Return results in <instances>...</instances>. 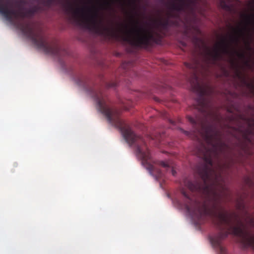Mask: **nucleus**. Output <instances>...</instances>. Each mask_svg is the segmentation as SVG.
<instances>
[{
	"mask_svg": "<svg viewBox=\"0 0 254 254\" xmlns=\"http://www.w3.org/2000/svg\"><path fill=\"white\" fill-rule=\"evenodd\" d=\"M91 94L96 101L100 111L105 116L110 124L120 130L127 143L135 149L136 154L141 160L142 165L151 174L154 175L156 179L161 178L163 176V171L155 166L158 165L166 171L170 170L172 174L175 176L176 172L169 163L164 161H158L156 163L152 160L144 139L141 136L134 133L120 119L119 111L111 109L109 107L106 102V95L100 89H91Z\"/></svg>",
	"mask_w": 254,
	"mask_h": 254,
	"instance_id": "1",
	"label": "nucleus"
},
{
	"mask_svg": "<svg viewBox=\"0 0 254 254\" xmlns=\"http://www.w3.org/2000/svg\"><path fill=\"white\" fill-rule=\"evenodd\" d=\"M170 123H171L172 124H175L174 122V121H173L172 120H170Z\"/></svg>",
	"mask_w": 254,
	"mask_h": 254,
	"instance_id": "15",
	"label": "nucleus"
},
{
	"mask_svg": "<svg viewBox=\"0 0 254 254\" xmlns=\"http://www.w3.org/2000/svg\"><path fill=\"white\" fill-rule=\"evenodd\" d=\"M233 51L237 54V56L239 58L243 59H245V54L244 53H240L234 50H233Z\"/></svg>",
	"mask_w": 254,
	"mask_h": 254,
	"instance_id": "9",
	"label": "nucleus"
},
{
	"mask_svg": "<svg viewBox=\"0 0 254 254\" xmlns=\"http://www.w3.org/2000/svg\"><path fill=\"white\" fill-rule=\"evenodd\" d=\"M103 6L107 7H111V4L107 0H105L103 4Z\"/></svg>",
	"mask_w": 254,
	"mask_h": 254,
	"instance_id": "10",
	"label": "nucleus"
},
{
	"mask_svg": "<svg viewBox=\"0 0 254 254\" xmlns=\"http://www.w3.org/2000/svg\"><path fill=\"white\" fill-rule=\"evenodd\" d=\"M131 65L132 63L131 62H124L121 65V68L126 70V71H127L129 70Z\"/></svg>",
	"mask_w": 254,
	"mask_h": 254,
	"instance_id": "5",
	"label": "nucleus"
},
{
	"mask_svg": "<svg viewBox=\"0 0 254 254\" xmlns=\"http://www.w3.org/2000/svg\"><path fill=\"white\" fill-rule=\"evenodd\" d=\"M118 84V82L116 81H113L109 83H106V86L107 88H112L116 87Z\"/></svg>",
	"mask_w": 254,
	"mask_h": 254,
	"instance_id": "8",
	"label": "nucleus"
},
{
	"mask_svg": "<svg viewBox=\"0 0 254 254\" xmlns=\"http://www.w3.org/2000/svg\"><path fill=\"white\" fill-rule=\"evenodd\" d=\"M181 130L184 132L186 135L189 136L190 135V132L188 131H186L183 130V129H181Z\"/></svg>",
	"mask_w": 254,
	"mask_h": 254,
	"instance_id": "12",
	"label": "nucleus"
},
{
	"mask_svg": "<svg viewBox=\"0 0 254 254\" xmlns=\"http://www.w3.org/2000/svg\"><path fill=\"white\" fill-rule=\"evenodd\" d=\"M78 84L84 86H85L86 85V83L84 81H78Z\"/></svg>",
	"mask_w": 254,
	"mask_h": 254,
	"instance_id": "11",
	"label": "nucleus"
},
{
	"mask_svg": "<svg viewBox=\"0 0 254 254\" xmlns=\"http://www.w3.org/2000/svg\"><path fill=\"white\" fill-rule=\"evenodd\" d=\"M248 48L249 49V50H251V48L250 47L249 43H248Z\"/></svg>",
	"mask_w": 254,
	"mask_h": 254,
	"instance_id": "14",
	"label": "nucleus"
},
{
	"mask_svg": "<svg viewBox=\"0 0 254 254\" xmlns=\"http://www.w3.org/2000/svg\"><path fill=\"white\" fill-rule=\"evenodd\" d=\"M245 64L247 66H250V64H249V62L248 61H246L245 62Z\"/></svg>",
	"mask_w": 254,
	"mask_h": 254,
	"instance_id": "13",
	"label": "nucleus"
},
{
	"mask_svg": "<svg viewBox=\"0 0 254 254\" xmlns=\"http://www.w3.org/2000/svg\"><path fill=\"white\" fill-rule=\"evenodd\" d=\"M238 76H240V73L239 72L238 73Z\"/></svg>",
	"mask_w": 254,
	"mask_h": 254,
	"instance_id": "17",
	"label": "nucleus"
},
{
	"mask_svg": "<svg viewBox=\"0 0 254 254\" xmlns=\"http://www.w3.org/2000/svg\"><path fill=\"white\" fill-rule=\"evenodd\" d=\"M247 223L250 226L254 227V216L250 214L247 215Z\"/></svg>",
	"mask_w": 254,
	"mask_h": 254,
	"instance_id": "4",
	"label": "nucleus"
},
{
	"mask_svg": "<svg viewBox=\"0 0 254 254\" xmlns=\"http://www.w3.org/2000/svg\"><path fill=\"white\" fill-rule=\"evenodd\" d=\"M85 80V79L79 80V81H83Z\"/></svg>",
	"mask_w": 254,
	"mask_h": 254,
	"instance_id": "18",
	"label": "nucleus"
},
{
	"mask_svg": "<svg viewBox=\"0 0 254 254\" xmlns=\"http://www.w3.org/2000/svg\"><path fill=\"white\" fill-rule=\"evenodd\" d=\"M147 138H151V139H153V137H151V136H147Z\"/></svg>",
	"mask_w": 254,
	"mask_h": 254,
	"instance_id": "16",
	"label": "nucleus"
},
{
	"mask_svg": "<svg viewBox=\"0 0 254 254\" xmlns=\"http://www.w3.org/2000/svg\"><path fill=\"white\" fill-rule=\"evenodd\" d=\"M170 9L171 11L167 12L166 18L154 21L155 27L158 31H155L152 29L146 30L139 26V22L137 20L134 21V25L131 28L127 29L126 26L125 30L120 29L124 33L125 40L131 45L139 48H147L153 43H156L157 38L160 37L159 32L168 30L169 27L175 24V22L170 18H180V14L178 12H173L172 10Z\"/></svg>",
	"mask_w": 254,
	"mask_h": 254,
	"instance_id": "2",
	"label": "nucleus"
},
{
	"mask_svg": "<svg viewBox=\"0 0 254 254\" xmlns=\"http://www.w3.org/2000/svg\"><path fill=\"white\" fill-rule=\"evenodd\" d=\"M220 5L222 8L227 10H230V6L226 2L225 0H220Z\"/></svg>",
	"mask_w": 254,
	"mask_h": 254,
	"instance_id": "6",
	"label": "nucleus"
},
{
	"mask_svg": "<svg viewBox=\"0 0 254 254\" xmlns=\"http://www.w3.org/2000/svg\"><path fill=\"white\" fill-rule=\"evenodd\" d=\"M245 83L247 87L250 89L251 92L254 95V84L252 82H247L245 81Z\"/></svg>",
	"mask_w": 254,
	"mask_h": 254,
	"instance_id": "7",
	"label": "nucleus"
},
{
	"mask_svg": "<svg viewBox=\"0 0 254 254\" xmlns=\"http://www.w3.org/2000/svg\"><path fill=\"white\" fill-rule=\"evenodd\" d=\"M245 121L248 124V129L247 132L249 134H253L254 133V119L251 118H245Z\"/></svg>",
	"mask_w": 254,
	"mask_h": 254,
	"instance_id": "3",
	"label": "nucleus"
}]
</instances>
